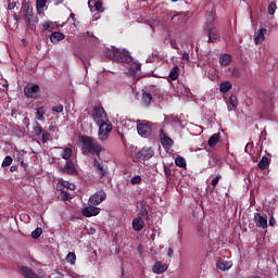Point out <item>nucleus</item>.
<instances>
[{"mask_svg":"<svg viewBox=\"0 0 278 278\" xmlns=\"http://www.w3.org/2000/svg\"><path fill=\"white\" fill-rule=\"evenodd\" d=\"M160 140L164 149H170V147H173L174 144L173 139L166 136L163 129H161V132H160Z\"/></svg>","mask_w":278,"mask_h":278,"instance_id":"obj_13","label":"nucleus"},{"mask_svg":"<svg viewBox=\"0 0 278 278\" xmlns=\"http://www.w3.org/2000/svg\"><path fill=\"white\" fill-rule=\"evenodd\" d=\"M52 29H55V23H53V22H45L42 24V30L43 31H51Z\"/></svg>","mask_w":278,"mask_h":278,"instance_id":"obj_33","label":"nucleus"},{"mask_svg":"<svg viewBox=\"0 0 278 278\" xmlns=\"http://www.w3.org/2000/svg\"><path fill=\"white\" fill-rule=\"evenodd\" d=\"M37 12H45V8H47V0H36Z\"/></svg>","mask_w":278,"mask_h":278,"instance_id":"obj_29","label":"nucleus"},{"mask_svg":"<svg viewBox=\"0 0 278 278\" xmlns=\"http://www.w3.org/2000/svg\"><path fill=\"white\" fill-rule=\"evenodd\" d=\"M64 34L54 31L50 36V41L52 42V45H58L59 42H61V40H64Z\"/></svg>","mask_w":278,"mask_h":278,"instance_id":"obj_19","label":"nucleus"},{"mask_svg":"<svg viewBox=\"0 0 278 278\" xmlns=\"http://www.w3.org/2000/svg\"><path fill=\"white\" fill-rule=\"evenodd\" d=\"M87 231H88L89 236H94L97 233V229H94L92 227L88 228Z\"/></svg>","mask_w":278,"mask_h":278,"instance_id":"obj_47","label":"nucleus"},{"mask_svg":"<svg viewBox=\"0 0 278 278\" xmlns=\"http://www.w3.org/2000/svg\"><path fill=\"white\" fill-rule=\"evenodd\" d=\"M35 114H36L37 121H41V122L46 121V118H45V108H42V106L38 108Z\"/></svg>","mask_w":278,"mask_h":278,"instance_id":"obj_31","label":"nucleus"},{"mask_svg":"<svg viewBox=\"0 0 278 278\" xmlns=\"http://www.w3.org/2000/svg\"><path fill=\"white\" fill-rule=\"evenodd\" d=\"M254 223L256 227H261V229H267L268 228V218L262 216L260 213L254 214Z\"/></svg>","mask_w":278,"mask_h":278,"instance_id":"obj_11","label":"nucleus"},{"mask_svg":"<svg viewBox=\"0 0 278 278\" xmlns=\"http://www.w3.org/2000/svg\"><path fill=\"white\" fill-rule=\"evenodd\" d=\"M98 125H99L98 138L103 142L104 140H108V138L110 137V134L112 132V124H108L106 122H104Z\"/></svg>","mask_w":278,"mask_h":278,"instance_id":"obj_6","label":"nucleus"},{"mask_svg":"<svg viewBox=\"0 0 278 278\" xmlns=\"http://www.w3.org/2000/svg\"><path fill=\"white\" fill-rule=\"evenodd\" d=\"M98 214H101V208L96 206H86L83 208V216H86V218H90L92 216H98Z\"/></svg>","mask_w":278,"mask_h":278,"instance_id":"obj_12","label":"nucleus"},{"mask_svg":"<svg viewBox=\"0 0 278 278\" xmlns=\"http://www.w3.org/2000/svg\"><path fill=\"white\" fill-rule=\"evenodd\" d=\"M96 170L100 178H103L108 175V167L103 166L101 163H96Z\"/></svg>","mask_w":278,"mask_h":278,"instance_id":"obj_20","label":"nucleus"},{"mask_svg":"<svg viewBox=\"0 0 278 278\" xmlns=\"http://www.w3.org/2000/svg\"><path fill=\"white\" fill-rule=\"evenodd\" d=\"M49 140H51V134L43 132L42 134V142H49Z\"/></svg>","mask_w":278,"mask_h":278,"instance_id":"obj_45","label":"nucleus"},{"mask_svg":"<svg viewBox=\"0 0 278 278\" xmlns=\"http://www.w3.org/2000/svg\"><path fill=\"white\" fill-rule=\"evenodd\" d=\"M166 270H168V264L162 261L155 262L154 265L152 266V271L154 273V275H164Z\"/></svg>","mask_w":278,"mask_h":278,"instance_id":"obj_9","label":"nucleus"},{"mask_svg":"<svg viewBox=\"0 0 278 278\" xmlns=\"http://www.w3.org/2000/svg\"><path fill=\"white\" fill-rule=\"evenodd\" d=\"M52 112H56L58 114H62V112H64V106L62 104L53 106Z\"/></svg>","mask_w":278,"mask_h":278,"instance_id":"obj_43","label":"nucleus"},{"mask_svg":"<svg viewBox=\"0 0 278 278\" xmlns=\"http://www.w3.org/2000/svg\"><path fill=\"white\" fill-rule=\"evenodd\" d=\"M96 12H103V2L98 1L94 3Z\"/></svg>","mask_w":278,"mask_h":278,"instance_id":"obj_44","label":"nucleus"},{"mask_svg":"<svg viewBox=\"0 0 278 278\" xmlns=\"http://www.w3.org/2000/svg\"><path fill=\"white\" fill-rule=\"evenodd\" d=\"M66 262H68L71 266H75V263L77 262V255H75V252H70L66 255Z\"/></svg>","mask_w":278,"mask_h":278,"instance_id":"obj_30","label":"nucleus"},{"mask_svg":"<svg viewBox=\"0 0 278 278\" xmlns=\"http://www.w3.org/2000/svg\"><path fill=\"white\" fill-rule=\"evenodd\" d=\"M169 45H170L172 49H176V51L178 53H181V50H179V46H177V39L170 38L169 39Z\"/></svg>","mask_w":278,"mask_h":278,"instance_id":"obj_40","label":"nucleus"},{"mask_svg":"<svg viewBox=\"0 0 278 278\" xmlns=\"http://www.w3.org/2000/svg\"><path fill=\"white\" fill-rule=\"evenodd\" d=\"M220 181V175H217L213 180H212V186L213 188H216L218 186V182Z\"/></svg>","mask_w":278,"mask_h":278,"instance_id":"obj_46","label":"nucleus"},{"mask_svg":"<svg viewBox=\"0 0 278 278\" xmlns=\"http://www.w3.org/2000/svg\"><path fill=\"white\" fill-rule=\"evenodd\" d=\"M106 55H109L113 62H121L122 64H125L129 75L138 73V70L141 66L140 63L134 61L131 54H129V51L125 49L121 50L118 48L112 47L106 51Z\"/></svg>","mask_w":278,"mask_h":278,"instance_id":"obj_1","label":"nucleus"},{"mask_svg":"<svg viewBox=\"0 0 278 278\" xmlns=\"http://www.w3.org/2000/svg\"><path fill=\"white\" fill-rule=\"evenodd\" d=\"M275 12H277V3L270 2L268 7V14L273 15Z\"/></svg>","mask_w":278,"mask_h":278,"instance_id":"obj_42","label":"nucleus"},{"mask_svg":"<svg viewBox=\"0 0 278 278\" xmlns=\"http://www.w3.org/2000/svg\"><path fill=\"white\" fill-rule=\"evenodd\" d=\"M105 199H108V193H105L103 190H100L89 198V203L90 205H101Z\"/></svg>","mask_w":278,"mask_h":278,"instance_id":"obj_7","label":"nucleus"},{"mask_svg":"<svg viewBox=\"0 0 278 278\" xmlns=\"http://www.w3.org/2000/svg\"><path fill=\"white\" fill-rule=\"evenodd\" d=\"M33 130H34L35 136H42V127L40 126V124L38 122L34 123Z\"/></svg>","mask_w":278,"mask_h":278,"instance_id":"obj_35","label":"nucleus"},{"mask_svg":"<svg viewBox=\"0 0 278 278\" xmlns=\"http://www.w3.org/2000/svg\"><path fill=\"white\" fill-rule=\"evenodd\" d=\"M56 149L63 160L68 161L71 157H73V146L59 147Z\"/></svg>","mask_w":278,"mask_h":278,"instance_id":"obj_10","label":"nucleus"},{"mask_svg":"<svg viewBox=\"0 0 278 278\" xmlns=\"http://www.w3.org/2000/svg\"><path fill=\"white\" fill-rule=\"evenodd\" d=\"M219 64H220V66H229V64H231V55L222 54L219 56Z\"/></svg>","mask_w":278,"mask_h":278,"instance_id":"obj_21","label":"nucleus"},{"mask_svg":"<svg viewBox=\"0 0 278 278\" xmlns=\"http://www.w3.org/2000/svg\"><path fill=\"white\" fill-rule=\"evenodd\" d=\"M12 162H13L12 156H5L1 164L2 168L11 166Z\"/></svg>","mask_w":278,"mask_h":278,"instance_id":"obj_39","label":"nucleus"},{"mask_svg":"<svg viewBox=\"0 0 278 278\" xmlns=\"http://www.w3.org/2000/svg\"><path fill=\"white\" fill-rule=\"evenodd\" d=\"M92 1H93V0H89V1H88V7H89L90 10H92V4H91Z\"/></svg>","mask_w":278,"mask_h":278,"instance_id":"obj_55","label":"nucleus"},{"mask_svg":"<svg viewBox=\"0 0 278 278\" xmlns=\"http://www.w3.org/2000/svg\"><path fill=\"white\" fill-rule=\"evenodd\" d=\"M182 59L187 60V61L190 60V54H188V52H186V51L182 52Z\"/></svg>","mask_w":278,"mask_h":278,"instance_id":"obj_51","label":"nucleus"},{"mask_svg":"<svg viewBox=\"0 0 278 278\" xmlns=\"http://www.w3.org/2000/svg\"><path fill=\"white\" fill-rule=\"evenodd\" d=\"M81 142H83V151L85 153H91V154L96 153V155H99V153L103 151V147L100 144V142L92 137L83 136Z\"/></svg>","mask_w":278,"mask_h":278,"instance_id":"obj_3","label":"nucleus"},{"mask_svg":"<svg viewBox=\"0 0 278 278\" xmlns=\"http://www.w3.org/2000/svg\"><path fill=\"white\" fill-rule=\"evenodd\" d=\"M172 21L176 27H182V25H186V15L176 14L172 16Z\"/></svg>","mask_w":278,"mask_h":278,"instance_id":"obj_16","label":"nucleus"},{"mask_svg":"<svg viewBox=\"0 0 278 278\" xmlns=\"http://www.w3.org/2000/svg\"><path fill=\"white\" fill-rule=\"evenodd\" d=\"M67 199H68V194L65 193V194L63 195V201H67Z\"/></svg>","mask_w":278,"mask_h":278,"instance_id":"obj_56","label":"nucleus"},{"mask_svg":"<svg viewBox=\"0 0 278 278\" xmlns=\"http://www.w3.org/2000/svg\"><path fill=\"white\" fill-rule=\"evenodd\" d=\"M233 108H238V97L231 96L228 104V112H231Z\"/></svg>","mask_w":278,"mask_h":278,"instance_id":"obj_28","label":"nucleus"},{"mask_svg":"<svg viewBox=\"0 0 278 278\" xmlns=\"http://www.w3.org/2000/svg\"><path fill=\"white\" fill-rule=\"evenodd\" d=\"M61 186H63V188H66L67 190H75V184H72L67 180H62Z\"/></svg>","mask_w":278,"mask_h":278,"instance_id":"obj_38","label":"nucleus"},{"mask_svg":"<svg viewBox=\"0 0 278 278\" xmlns=\"http://www.w3.org/2000/svg\"><path fill=\"white\" fill-rule=\"evenodd\" d=\"M40 236H42V228H36L31 232V238H35V240H38V238H40Z\"/></svg>","mask_w":278,"mask_h":278,"instance_id":"obj_41","label":"nucleus"},{"mask_svg":"<svg viewBox=\"0 0 278 278\" xmlns=\"http://www.w3.org/2000/svg\"><path fill=\"white\" fill-rule=\"evenodd\" d=\"M231 266H233V265L229 261H218L217 262V268H219V270H229V268H231Z\"/></svg>","mask_w":278,"mask_h":278,"instance_id":"obj_24","label":"nucleus"},{"mask_svg":"<svg viewBox=\"0 0 278 278\" xmlns=\"http://www.w3.org/2000/svg\"><path fill=\"white\" fill-rule=\"evenodd\" d=\"M266 33H267L266 28H261V29L255 34L254 43H255V45H262V42H264V40H265Z\"/></svg>","mask_w":278,"mask_h":278,"instance_id":"obj_17","label":"nucleus"},{"mask_svg":"<svg viewBox=\"0 0 278 278\" xmlns=\"http://www.w3.org/2000/svg\"><path fill=\"white\" fill-rule=\"evenodd\" d=\"M164 173L166 177H168L170 175V169L168 167H164Z\"/></svg>","mask_w":278,"mask_h":278,"instance_id":"obj_53","label":"nucleus"},{"mask_svg":"<svg viewBox=\"0 0 278 278\" xmlns=\"http://www.w3.org/2000/svg\"><path fill=\"white\" fill-rule=\"evenodd\" d=\"M48 131H58V127L53 124H51L48 128Z\"/></svg>","mask_w":278,"mask_h":278,"instance_id":"obj_49","label":"nucleus"},{"mask_svg":"<svg viewBox=\"0 0 278 278\" xmlns=\"http://www.w3.org/2000/svg\"><path fill=\"white\" fill-rule=\"evenodd\" d=\"M91 118L96 125L108 123V114H105V109H103L101 105H96L91 112Z\"/></svg>","mask_w":278,"mask_h":278,"instance_id":"obj_4","label":"nucleus"},{"mask_svg":"<svg viewBox=\"0 0 278 278\" xmlns=\"http://www.w3.org/2000/svg\"><path fill=\"white\" fill-rule=\"evenodd\" d=\"M232 88V85L230 81H224L219 85V92L223 94H227V91Z\"/></svg>","mask_w":278,"mask_h":278,"instance_id":"obj_25","label":"nucleus"},{"mask_svg":"<svg viewBox=\"0 0 278 278\" xmlns=\"http://www.w3.org/2000/svg\"><path fill=\"white\" fill-rule=\"evenodd\" d=\"M268 164H269L268 157L263 156L258 162V168H261V170H266V168H268Z\"/></svg>","mask_w":278,"mask_h":278,"instance_id":"obj_32","label":"nucleus"},{"mask_svg":"<svg viewBox=\"0 0 278 278\" xmlns=\"http://www.w3.org/2000/svg\"><path fill=\"white\" fill-rule=\"evenodd\" d=\"M20 270L25 278H40L36 273H34V270H31V268L27 266H21Z\"/></svg>","mask_w":278,"mask_h":278,"instance_id":"obj_15","label":"nucleus"},{"mask_svg":"<svg viewBox=\"0 0 278 278\" xmlns=\"http://www.w3.org/2000/svg\"><path fill=\"white\" fill-rule=\"evenodd\" d=\"M64 173H68L70 175H75V164L71 160H68L64 166Z\"/></svg>","mask_w":278,"mask_h":278,"instance_id":"obj_23","label":"nucleus"},{"mask_svg":"<svg viewBox=\"0 0 278 278\" xmlns=\"http://www.w3.org/2000/svg\"><path fill=\"white\" fill-rule=\"evenodd\" d=\"M10 170H11V173H14V170H15L14 166H11Z\"/></svg>","mask_w":278,"mask_h":278,"instance_id":"obj_57","label":"nucleus"},{"mask_svg":"<svg viewBox=\"0 0 278 278\" xmlns=\"http://www.w3.org/2000/svg\"><path fill=\"white\" fill-rule=\"evenodd\" d=\"M176 166H179V168H186V159L182 156H177L175 159Z\"/></svg>","mask_w":278,"mask_h":278,"instance_id":"obj_36","label":"nucleus"},{"mask_svg":"<svg viewBox=\"0 0 278 278\" xmlns=\"http://www.w3.org/2000/svg\"><path fill=\"white\" fill-rule=\"evenodd\" d=\"M204 31L208 34V42H216L220 35H218V22L216 21V11L212 9L206 13V25Z\"/></svg>","mask_w":278,"mask_h":278,"instance_id":"obj_2","label":"nucleus"},{"mask_svg":"<svg viewBox=\"0 0 278 278\" xmlns=\"http://www.w3.org/2000/svg\"><path fill=\"white\" fill-rule=\"evenodd\" d=\"M138 157L140 160H151V157H153V148H143L138 152Z\"/></svg>","mask_w":278,"mask_h":278,"instance_id":"obj_14","label":"nucleus"},{"mask_svg":"<svg viewBox=\"0 0 278 278\" xmlns=\"http://www.w3.org/2000/svg\"><path fill=\"white\" fill-rule=\"evenodd\" d=\"M130 184L131 186H140L142 184V176L140 175H135L130 178Z\"/></svg>","mask_w":278,"mask_h":278,"instance_id":"obj_34","label":"nucleus"},{"mask_svg":"<svg viewBox=\"0 0 278 278\" xmlns=\"http://www.w3.org/2000/svg\"><path fill=\"white\" fill-rule=\"evenodd\" d=\"M198 231H199L200 236H202V238H204V236H207V230H202L201 227L198 228Z\"/></svg>","mask_w":278,"mask_h":278,"instance_id":"obj_48","label":"nucleus"},{"mask_svg":"<svg viewBox=\"0 0 278 278\" xmlns=\"http://www.w3.org/2000/svg\"><path fill=\"white\" fill-rule=\"evenodd\" d=\"M137 131L141 138H149V135L153 131V124L147 121H137Z\"/></svg>","mask_w":278,"mask_h":278,"instance_id":"obj_5","label":"nucleus"},{"mask_svg":"<svg viewBox=\"0 0 278 278\" xmlns=\"http://www.w3.org/2000/svg\"><path fill=\"white\" fill-rule=\"evenodd\" d=\"M141 101L146 108H149L151 105V101H153V96L151 93L143 92Z\"/></svg>","mask_w":278,"mask_h":278,"instance_id":"obj_22","label":"nucleus"},{"mask_svg":"<svg viewBox=\"0 0 278 278\" xmlns=\"http://www.w3.org/2000/svg\"><path fill=\"white\" fill-rule=\"evenodd\" d=\"M172 1L176 2V1H179V0H172Z\"/></svg>","mask_w":278,"mask_h":278,"instance_id":"obj_58","label":"nucleus"},{"mask_svg":"<svg viewBox=\"0 0 278 278\" xmlns=\"http://www.w3.org/2000/svg\"><path fill=\"white\" fill-rule=\"evenodd\" d=\"M276 223H277V220L275 219V217H270V219H269L270 227H275Z\"/></svg>","mask_w":278,"mask_h":278,"instance_id":"obj_50","label":"nucleus"},{"mask_svg":"<svg viewBox=\"0 0 278 278\" xmlns=\"http://www.w3.org/2000/svg\"><path fill=\"white\" fill-rule=\"evenodd\" d=\"M16 8V2L9 3V10H14Z\"/></svg>","mask_w":278,"mask_h":278,"instance_id":"obj_52","label":"nucleus"},{"mask_svg":"<svg viewBox=\"0 0 278 278\" xmlns=\"http://www.w3.org/2000/svg\"><path fill=\"white\" fill-rule=\"evenodd\" d=\"M23 123H24V125H26V127H29V118L25 117L23 119Z\"/></svg>","mask_w":278,"mask_h":278,"instance_id":"obj_54","label":"nucleus"},{"mask_svg":"<svg viewBox=\"0 0 278 278\" xmlns=\"http://www.w3.org/2000/svg\"><path fill=\"white\" fill-rule=\"evenodd\" d=\"M24 94L27 99H37L38 94H40V87L37 85H27L24 87Z\"/></svg>","mask_w":278,"mask_h":278,"instance_id":"obj_8","label":"nucleus"},{"mask_svg":"<svg viewBox=\"0 0 278 278\" xmlns=\"http://www.w3.org/2000/svg\"><path fill=\"white\" fill-rule=\"evenodd\" d=\"M219 141H220V135L219 134H214L208 139V147H216V144H218Z\"/></svg>","mask_w":278,"mask_h":278,"instance_id":"obj_27","label":"nucleus"},{"mask_svg":"<svg viewBox=\"0 0 278 278\" xmlns=\"http://www.w3.org/2000/svg\"><path fill=\"white\" fill-rule=\"evenodd\" d=\"M132 229L135 231H140L144 229V220L142 219V217H137L132 220Z\"/></svg>","mask_w":278,"mask_h":278,"instance_id":"obj_18","label":"nucleus"},{"mask_svg":"<svg viewBox=\"0 0 278 278\" xmlns=\"http://www.w3.org/2000/svg\"><path fill=\"white\" fill-rule=\"evenodd\" d=\"M148 25L151 27L152 31H155V27H160V20L159 18L149 20Z\"/></svg>","mask_w":278,"mask_h":278,"instance_id":"obj_37","label":"nucleus"},{"mask_svg":"<svg viewBox=\"0 0 278 278\" xmlns=\"http://www.w3.org/2000/svg\"><path fill=\"white\" fill-rule=\"evenodd\" d=\"M179 77V66L175 65L169 72V79L175 81Z\"/></svg>","mask_w":278,"mask_h":278,"instance_id":"obj_26","label":"nucleus"}]
</instances>
